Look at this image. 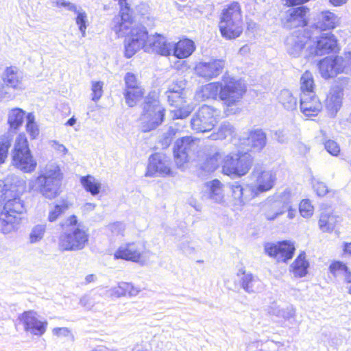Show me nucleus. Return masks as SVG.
Listing matches in <instances>:
<instances>
[{
    "instance_id": "1",
    "label": "nucleus",
    "mask_w": 351,
    "mask_h": 351,
    "mask_svg": "<svg viewBox=\"0 0 351 351\" xmlns=\"http://www.w3.org/2000/svg\"><path fill=\"white\" fill-rule=\"evenodd\" d=\"M125 1L119 0L120 14L112 19L110 27L118 37H125V56L130 58L140 49L145 50L149 36L144 26L133 23Z\"/></svg>"
},
{
    "instance_id": "2",
    "label": "nucleus",
    "mask_w": 351,
    "mask_h": 351,
    "mask_svg": "<svg viewBox=\"0 0 351 351\" xmlns=\"http://www.w3.org/2000/svg\"><path fill=\"white\" fill-rule=\"evenodd\" d=\"M62 232L59 237V247L64 251H77L84 248L88 243V230L77 217L73 215L61 223Z\"/></svg>"
},
{
    "instance_id": "3",
    "label": "nucleus",
    "mask_w": 351,
    "mask_h": 351,
    "mask_svg": "<svg viewBox=\"0 0 351 351\" xmlns=\"http://www.w3.org/2000/svg\"><path fill=\"white\" fill-rule=\"evenodd\" d=\"M62 173L58 166L51 165L40 171L37 178L31 180L29 188L40 193L47 199L58 197L61 191Z\"/></svg>"
},
{
    "instance_id": "4",
    "label": "nucleus",
    "mask_w": 351,
    "mask_h": 351,
    "mask_svg": "<svg viewBox=\"0 0 351 351\" xmlns=\"http://www.w3.org/2000/svg\"><path fill=\"white\" fill-rule=\"evenodd\" d=\"M223 37L234 39L243 32V19L241 8L238 2L228 5L221 12L219 24Z\"/></svg>"
},
{
    "instance_id": "5",
    "label": "nucleus",
    "mask_w": 351,
    "mask_h": 351,
    "mask_svg": "<svg viewBox=\"0 0 351 351\" xmlns=\"http://www.w3.org/2000/svg\"><path fill=\"white\" fill-rule=\"evenodd\" d=\"M317 66L321 76L325 80L334 78L341 73L351 75V51L324 58Z\"/></svg>"
},
{
    "instance_id": "6",
    "label": "nucleus",
    "mask_w": 351,
    "mask_h": 351,
    "mask_svg": "<svg viewBox=\"0 0 351 351\" xmlns=\"http://www.w3.org/2000/svg\"><path fill=\"white\" fill-rule=\"evenodd\" d=\"M253 164V158L247 152H237L224 155L221 162V172L232 178L245 176Z\"/></svg>"
},
{
    "instance_id": "7",
    "label": "nucleus",
    "mask_w": 351,
    "mask_h": 351,
    "mask_svg": "<svg viewBox=\"0 0 351 351\" xmlns=\"http://www.w3.org/2000/svg\"><path fill=\"white\" fill-rule=\"evenodd\" d=\"M164 108L160 105L156 94H149L145 99L143 104V114H141V130L147 132L156 128L162 123L165 113Z\"/></svg>"
},
{
    "instance_id": "8",
    "label": "nucleus",
    "mask_w": 351,
    "mask_h": 351,
    "mask_svg": "<svg viewBox=\"0 0 351 351\" xmlns=\"http://www.w3.org/2000/svg\"><path fill=\"white\" fill-rule=\"evenodd\" d=\"M12 165L25 173L33 172L37 166L26 138L20 135L15 141L12 152Z\"/></svg>"
},
{
    "instance_id": "9",
    "label": "nucleus",
    "mask_w": 351,
    "mask_h": 351,
    "mask_svg": "<svg viewBox=\"0 0 351 351\" xmlns=\"http://www.w3.org/2000/svg\"><path fill=\"white\" fill-rule=\"evenodd\" d=\"M221 86L219 99L228 106L234 105L239 101L246 90L245 86L241 80L226 75L223 76Z\"/></svg>"
},
{
    "instance_id": "10",
    "label": "nucleus",
    "mask_w": 351,
    "mask_h": 351,
    "mask_svg": "<svg viewBox=\"0 0 351 351\" xmlns=\"http://www.w3.org/2000/svg\"><path fill=\"white\" fill-rule=\"evenodd\" d=\"M311 35L306 34L304 30H297L288 36L285 42L287 53L293 58L303 56L305 58H311L307 56L308 51V42Z\"/></svg>"
},
{
    "instance_id": "11",
    "label": "nucleus",
    "mask_w": 351,
    "mask_h": 351,
    "mask_svg": "<svg viewBox=\"0 0 351 351\" xmlns=\"http://www.w3.org/2000/svg\"><path fill=\"white\" fill-rule=\"evenodd\" d=\"M252 179L255 185L252 186V198L260 193L269 191L273 188L276 181L275 173L270 170H266L264 167L256 165L252 172Z\"/></svg>"
},
{
    "instance_id": "12",
    "label": "nucleus",
    "mask_w": 351,
    "mask_h": 351,
    "mask_svg": "<svg viewBox=\"0 0 351 351\" xmlns=\"http://www.w3.org/2000/svg\"><path fill=\"white\" fill-rule=\"evenodd\" d=\"M215 110L207 105L199 108L191 120V128L197 132L210 131L216 123Z\"/></svg>"
},
{
    "instance_id": "13",
    "label": "nucleus",
    "mask_w": 351,
    "mask_h": 351,
    "mask_svg": "<svg viewBox=\"0 0 351 351\" xmlns=\"http://www.w3.org/2000/svg\"><path fill=\"white\" fill-rule=\"evenodd\" d=\"M339 50L337 39L331 33H324L317 38L313 45H308L307 56H322Z\"/></svg>"
},
{
    "instance_id": "14",
    "label": "nucleus",
    "mask_w": 351,
    "mask_h": 351,
    "mask_svg": "<svg viewBox=\"0 0 351 351\" xmlns=\"http://www.w3.org/2000/svg\"><path fill=\"white\" fill-rule=\"evenodd\" d=\"M198 143L199 141L188 136L176 141L173 153L175 162L178 167H182L189 161L190 154L197 149Z\"/></svg>"
},
{
    "instance_id": "15",
    "label": "nucleus",
    "mask_w": 351,
    "mask_h": 351,
    "mask_svg": "<svg viewBox=\"0 0 351 351\" xmlns=\"http://www.w3.org/2000/svg\"><path fill=\"white\" fill-rule=\"evenodd\" d=\"M145 245L140 242H130L121 245L114 254L115 259H123L141 263L145 254Z\"/></svg>"
},
{
    "instance_id": "16",
    "label": "nucleus",
    "mask_w": 351,
    "mask_h": 351,
    "mask_svg": "<svg viewBox=\"0 0 351 351\" xmlns=\"http://www.w3.org/2000/svg\"><path fill=\"white\" fill-rule=\"evenodd\" d=\"M264 250L269 256L278 262L286 263L293 258L295 248L291 241H283L276 243H267L264 245Z\"/></svg>"
},
{
    "instance_id": "17",
    "label": "nucleus",
    "mask_w": 351,
    "mask_h": 351,
    "mask_svg": "<svg viewBox=\"0 0 351 351\" xmlns=\"http://www.w3.org/2000/svg\"><path fill=\"white\" fill-rule=\"evenodd\" d=\"M286 10L281 19L283 26L287 29L304 27L307 25L306 14L309 9L306 6L293 7Z\"/></svg>"
},
{
    "instance_id": "18",
    "label": "nucleus",
    "mask_w": 351,
    "mask_h": 351,
    "mask_svg": "<svg viewBox=\"0 0 351 351\" xmlns=\"http://www.w3.org/2000/svg\"><path fill=\"white\" fill-rule=\"evenodd\" d=\"M19 320L23 325L26 332L36 336H42L46 331L47 322L40 321L33 311H25L19 316Z\"/></svg>"
},
{
    "instance_id": "19",
    "label": "nucleus",
    "mask_w": 351,
    "mask_h": 351,
    "mask_svg": "<svg viewBox=\"0 0 351 351\" xmlns=\"http://www.w3.org/2000/svg\"><path fill=\"white\" fill-rule=\"evenodd\" d=\"M171 160L165 154L156 153L149 159L146 176L152 177L156 173L169 175L171 173Z\"/></svg>"
},
{
    "instance_id": "20",
    "label": "nucleus",
    "mask_w": 351,
    "mask_h": 351,
    "mask_svg": "<svg viewBox=\"0 0 351 351\" xmlns=\"http://www.w3.org/2000/svg\"><path fill=\"white\" fill-rule=\"evenodd\" d=\"M225 61L221 59L212 60L209 62H200L195 67V73L207 80L217 77L224 68Z\"/></svg>"
},
{
    "instance_id": "21",
    "label": "nucleus",
    "mask_w": 351,
    "mask_h": 351,
    "mask_svg": "<svg viewBox=\"0 0 351 351\" xmlns=\"http://www.w3.org/2000/svg\"><path fill=\"white\" fill-rule=\"evenodd\" d=\"M172 43H168L166 38L161 34L150 35L145 45V51L155 52L162 56L171 54Z\"/></svg>"
},
{
    "instance_id": "22",
    "label": "nucleus",
    "mask_w": 351,
    "mask_h": 351,
    "mask_svg": "<svg viewBox=\"0 0 351 351\" xmlns=\"http://www.w3.org/2000/svg\"><path fill=\"white\" fill-rule=\"evenodd\" d=\"M343 97V88L339 84L333 85L326 99V108L329 115L334 117L341 108Z\"/></svg>"
},
{
    "instance_id": "23",
    "label": "nucleus",
    "mask_w": 351,
    "mask_h": 351,
    "mask_svg": "<svg viewBox=\"0 0 351 351\" xmlns=\"http://www.w3.org/2000/svg\"><path fill=\"white\" fill-rule=\"evenodd\" d=\"M322 105L315 93L300 94V110L306 117L316 116L322 110Z\"/></svg>"
},
{
    "instance_id": "24",
    "label": "nucleus",
    "mask_w": 351,
    "mask_h": 351,
    "mask_svg": "<svg viewBox=\"0 0 351 351\" xmlns=\"http://www.w3.org/2000/svg\"><path fill=\"white\" fill-rule=\"evenodd\" d=\"M339 23V18L329 10L322 11L315 16L314 27L322 31L335 28Z\"/></svg>"
},
{
    "instance_id": "25",
    "label": "nucleus",
    "mask_w": 351,
    "mask_h": 351,
    "mask_svg": "<svg viewBox=\"0 0 351 351\" xmlns=\"http://www.w3.org/2000/svg\"><path fill=\"white\" fill-rule=\"evenodd\" d=\"M289 194H283L274 201L269 200L267 203V210L265 213V218L268 220H274L285 213L284 204L287 201Z\"/></svg>"
},
{
    "instance_id": "26",
    "label": "nucleus",
    "mask_w": 351,
    "mask_h": 351,
    "mask_svg": "<svg viewBox=\"0 0 351 351\" xmlns=\"http://www.w3.org/2000/svg\"><path fill=\"white\" fill-rule=\"evenodd\" d=\"M23 73L15 66L7 67L2 76L3 82L6 86L15 89H22L23 84Z\"/></svg>"
},
{
    "instance_id": "27",
    "label": "nucleus",
    "mask_w": 351,
    "mask_h": 351,
    "mask_svg": "<svg viewBox=\"0 0 351 351\" xmlns=\"http://www.w3.org/2000/svg\"><path fill=\"white\" fill-rule=\"evenodd\" d=\"M339 217L334 214L331 208L322 209L319 219V228L323 232H332L337 222Z\"/></svg>"
},
{
    "instance_id": "28",
    "label": "nucleus",
    "mask_w": 351,
    "mask_h": 351,
    "mask_svg": "<svg viewBox=\"0 0 351 351\" xmlns=\"http://www.w3.org/2000/svg\"><path fill=\"white\" fill-rule=\"evenodd\" d=\"M4 206L2 210L20 217L25 211V206L24 202L14 193V190L12 189V196L7 197L4 201Z\"/></svg>"
},
{
    "instance_id": "29",
    "label": "nucleus",
    "mask_w": 351,
    "mask_h": 351,
    "mask_svg": "<svg viewBox=\"0 0 351 351\" xmlns=\"http://www.w3.org/2000/svg\"><path fill=\"white\" fill-rule=\"evenodd\" d=\"M21 220V217L2 210L0 213V232L3 234H9L16 230Z\"/></svg>"
},
{
    "instance_id": "30",
    "label": "nucleus",
    "mask_w": 351,
    "mask_h": 351,
    "mask_svg": "<svg viewBox=\"0 0 351 351\" xmlns=\"http://www.w3.org/2000/svg\"><path fill=\"white\" fill-rule=\"evenodd\" d=\"M231 190L236 205L243 206L252 199L251 186L243 187L239 182H235L231 185Z\"/></svg>"
},
{
    "instance_id": "31",
    "label": "nucleus",
    "mask_w": 351,
    "mask_h": 351,
    "mask_svg": "<svg viewBox=\"0 0 351 351\" xmlns=\"http://www.w3.org/2000/svg\"><path fill=\"white\" fill-rule=\"evenodd\" d=\"M247 144L253 152H261L267 144L266 134L261 129L252 131L247 138Z\"/></svg>"
},
{
    "instance_id": "32",
    "label": "nucleus",
    "mask_w": 351,
    "mask_h": 351,
    "mask_svg": "<svg viewBox=\"0 0 351 351\" xmlns=\"http://www.w3.org/2000/svg\"><path fill=\"white\" fill-rule=\"evenodd\" d=\"M173 55L178 58H186L191 56L195 47L193 41L190 39L181 40L177 43H172Z\"/></svg>"
},
{
    "instance_id": "33",
    "label": "nucleus",
    "mask_w": 351,
    "mask_h": 351,
    "mask_svg": "<svg viewBox=\"0 0 351 351\" xmlns=\"http://www.w3.org/2000/svg\"><path fill=\"white\" fill-rule=\"evenodd\" d=\"M25 112L19 108H14L8 111V123L10 131L16 132L22 126Z\"/></svg>"
},
{
    "instance_id": "34",
    "label": "nucleus",
    "mask_w": 351,
    "mask_h": 351,
    "mask_svg": "<svg viewBox=\"0 0 351 351\" xmlns=\"http://www.w3.org/2000/svg\"><path fill=\"white\" fill-rule=\"evenodd\" d=\"M308 266V262L306 260V254L302 252L291 264V267L294 276L302 278L307 274Z\"/></svg>"
},
{
    "instance_id": "35",
    "label": "nucleus",
    "mask_w": 351,
    "mask_h": 351,
    "mask_svg": "<svg viewBox=\"0 0 351 351\" xmlns=\"http://www.w3.org/2000/svg\"><path fill=\"white\" fill-rule=\"evenodd\" d=\"M243 277L241 280L242 288L247 293H254L258 291L261 282L251 273H243Z\"/></svg>"
},
{
    "instance_id": "36",
    "label": "nucleus",
    "mask_w": 351,
    "mask_h": 351,
    "mask_svg": "<svg viewBox=\"0 0 351 351\" xmlns=\"http://www.w3.org/2000/svg\"><path fill=\"white\" fill-rule=\"evenodd\" d=\"M80 183L92 195L95 196L99 193L101 184L94 176L90 175L81 176Z\"/></svg>"
},
{
    "instance_id": "37",
    "label": "nucleus",
    "mask_w": 351,
    "mask_h": 351,
    "mask_svg": "<svg viewBox=\"0 0 351 351\" xmlns=\"http://www.w3.org/2000/svg\"><path fill=\"white\" fill-rule=\"evenodd\" d=\"M221 183L218 180H213L206 183L208 198L215 202L219 203L223 199Z\"/></svg>"
},
{
    "instance_id": "38",
    "label": "nucleus",
    "mask_w": 351,
    "mask_h": 351,
    "mask_svg": "<svg viewBox=\"0 0 351 351\" xmlns=\"http://www.w3.org/2000/svg\"><path fill=\"white\" fill-rule=\"evenodd\" d=\"M222 80L218 82L208 83L202 87L201 94L203 99H213L219 97V91L222 86Z\"/></svg>"
},
{
    "instance_id": "39",
    "label": "nucleus",
    "mask_w": 351,
    "mask_h": 351,
    "mask_svg": "<svg viewBox=\"0 0 351 351\" xmlns=\"http://www.w3.org/2000/svg\"><path fill=\"white\" fill-rule=\"evenodd\" d=\"M315 82L312 73L306 71L300 77V90L301 93L311 95L315 93Z\"/></svg>"
},
{
    "instance_id": "40",
    "label": "nucleus",
    "mask_w": 351,
    "mask_h": 351,
    "mask_svg": "<svg viewBox=\"0 0 351 351\" xmlns=\"http://www.w3.org/2000/svg\"><path fill=\"white\" fill-rule=\"evenodd\" d=\"M278 101L287 110H293L297 107V99L289 90L284 89L280 91Z\"/></svg>"
},
{
    "instance_id": "41",
    "label": "nucleus",
    "mask_w": 351,
    "mask_h": 351,
    "mask_svg": "<svg viewBox=\"0 0 351 351\" xmlns=\"http://www.w3.org/2000/svg\"><path fill=\"white\" fill-rule=\"evenodd\" d=\"M234 132V128L232 125L228 121H223L221 123L216 133H213L210 135L212 140H223L228 136H231Z\"/></svg>"
},
{
    "instance_id": "42",
    "label": "nucleus",
    "mask_w": 351,
    "mask_h": 351,
    "mask_svg": "<svg viewBox=\"0 0 351 351\" xmlns=\"http://www.w3.org/2000/svg\"><path fill=\"white\" fill-rule=\"evenodd\" d=\"M124 97L126 104L132 107L136 105L137 101L143 95V89L142 87H136L133 89H124Z\"/></svg>"
},
{
    "instance_id": "43",
    "label": "nucleus",
    "mask_w": 351,
    "mask_h": 351,
    "mask_svg": "<svg viewBox=\"0 0 351 351\" xmlns=\"http://www.w3.org/2000/svg\"><path fill=\"white\" fill-rule=\"evenodd\" d=\"M223 156L220 152L215 153L207 158L204 165V169L207 171L213 172L218 167L221 166Z\"/></svg>"
},
{
    "instance_id": "44",
    "label": "nucleus",
    "mask_w": 351,
    "mask_h": 351,
    "mask_svg": "<svg viewBox=\"0 0 351 351\" xmlns=\"http://www.w3.org/2000/svg\"><path fill=\"white\" fill-rule=\"evenodd\" d=\"M165 95L167 101L171 106L178 107V106L186 103V93H176V91H174V93H165Z\"/></svg>"
},
{
    "instance_id": "45",
    "label": "nucleus",
    "mask_w": 351,
    "mask_h": 351,
    "mask_svg": "<svg viewBox=\"0 0 351 351\" xmlns=\"http://www.w3.org/2000/svg\"><path fill=\"white\" fill-rule=\"evenodd\" d=\"M12 137L8 134L0 140V165L5 162L8 150L12 145Z\"/></svg>"
},
{
    "instance_id": "46",
    "label": "nucleus",
    "mask_w": 351,
    "mask_h": 351,
    "mask_svg": "<svg viewBox=\"0 0 351 351\" xmlns=\"http://www.w3.org/2000/svg\"><path fill=\"white\" fill-rule=\"evenodd\" d=\"M75 14H77L75 18V23L78 25L79 30L82 34V36H85L86 30L88 26V16L86 12L80 7L79 10Z\"/></svg>"
},
{
    "instance_id": "47",
    "label": "nucleus",
    "mask_w": 351,
    "mask_h": 351,
    "mask_svg": "<svg viewBox=\"0 0 351 351\" xmlns=\"http://www.w3.org/2000/svg\"><path fill=\"white\" fill-rule=\"evenodd\" d=\"M46 231L45 224H37L34 226L29 234V241L34 243L40 241L44 237Z\"/></svg>"
},
{
    "instance_id": "48",
    "label": "nucleus",
    "mask_w": 351,
    "mask_h": 351,
    "mask_svg": "<svg viewBox=\"0 0 351 351\" xmlns=\"http://www.w3.org/2000/svg\"><path fill=\"white\" fill-rule=\"evenodd\" d=\"M68 208L69 206L66 203L55 205L53 208L49 212L47 217L48 220L50 222L56 221L58 217L64 213Z\"/></svg>"
},
{
    "instance_id": "49",
    "label": "nucleus",
    "mask_w": 351,
    "mask_h": 351,
    "mask_svg": "<svg viewBox=\"0 0 351 351\" xmlns=\"http://www.w3.org/2000/svg\"><path fill=\"white\" fill-rule=\"evenodd\" d=\"M175 108L176 109L172 110L173 119H185L193 111V107L186 103Z\"/></svg>"
},
{
    "instance_id": "50",
    "label": "nucleus",
    "mask_w": 351,
    "mask_h": 351,
    "mask_svg": "<svg viewBox=\"0 0 351 351\" xmlns=\"http://www.w3.org/2000/svg\"><path fill=\"white\" fill-rule=\"evenodd\" d=\"M26 130L32 138H35L39 134V130L34 121V116L32 113L27 115Z\"/></svg>"
},
{
    "instance_id": "51",
    "label": "nucleus",
    "mask_w": 351,
    "mask_h": 351,
    "mask_svg": "<svg viewBox=\"0 0 351 351\" xmlns=\"http://www.w3.org/2000/svg\"><path fill=\"white\" fill-rule=\"evenodd\" d=\"M51 5L58 8H64L66 10L73 13L79 10L76 4L66 0H51Z\"/></svg>"
},
{
    "instance_id": "52",
    "label": "nucleus",
    "mask_w": 351,
    "mask_h": 351,
    "mask_svg": "<svg viewBox=\"0 0 351 351\" xmlns=\"http://www.w3.org/2000/svg\"><path fill=\"white\" fill-rule=\"evenodd\" d=\"M125 89H133L136 87H141L137 76L132 73L128 72L124 76Z\"/></svg>"
},
{
    "instance_id": "53",
    "label": "nucleus",
    "mask_w": 351,
    "mask_h": 351,
    "mask_svg": "<svg viewBox=\"0 0 351 351\" xmlns=\"http://www.w3.org/2000/svg\"><path fill=\"white\" fill-rule=\"evenodd\" d=\"M119 288L124 292V295H129L130 297H134L137 295L141 289L138 287L134 286L132 283L126 282H120Z\"/></svg>"
},
{
    "instance_id": "54",
    "label": "nucleus",
    "mask_w": 351,
    "mask_h": 351,
    "mask_svg": "<svg viewBox=\"0 0 351 351\" xmlns=\"http://www.w3.org/2000/svg\"><path fill=\"white\" fill-rule=\"evenodd\" d=\"M300 215L305 218H308L313 213V206L308 199H303L299 206Z\"/></svg>"
},
{
    "instance_id": "55",
    "label": "nucleus",
    "mask_w": 351,
    "mask_h": 351,
    "mask_svg": "<svg viewBox=\"0 0 351 351\" xmlns=\"http://www.w3.org/2000/svg\"><path fill=\"white\" fill-rule=\"evenodd\" d=\"M186 82L184 80H179L173 82L169 85L167 90L165 91L167 93H186L185 90Z\"/></svg>"
},
{
    "instance_id": "56",
    "label": "nucleus",
    "mask_w": 351,
    "mask_h": 351,
    "mask_svg": "<svg viewBox=\"0 0 351 351\" xmlns=\"http://www.w3.org/2000/svg\"><path fill=\"white\" fill-rule=\"evenodd\" d=\"M97 294H88L82 296L80 300V304L87 309H91L96 303Z\"/></svg>"
},
{
    "instance_id": "57",
    "label": "nucleus",
    "mask_w": 351,
    "mask_h": 351,
    "mask_svg": "<svg viewBox=\"0 0 351 351\" xmlns=\"http://www.w3.org/2000/svg\"><path fill=\"white\" fill-rule=\"evenodd\" d=\"M107 228L113 235H123L125 226L120 221L114 222L108 225Z\"/></svg>"
},
{
    "instance_id": "58",
    "label": "nucleus",
    "mask_w": 351,
    "mask_h": 351,
    "mask_svg": "<svg viewBox=\"0 0 351 351\" xmlns=\"http://www.w3.org/2000/svg\"><path fill=\"white\" fill-rule=\"evenodd\" d=\"M10 196H12V189L4 181L0 180V205Z\"/></svg>"
},
{
    "instance_id": "59",
    "label": "nucleus",
    "mask_w": 351,
    "mask_h": 351,
    "mask_svg": "<svg viewBox=\"0 0 351 351\" xmlns=\"http://www.w3.org/2000/svg\"><path fill=\"white\" fill-rule=\"evenodd\" d=\"M313 187L317 195L319 197H324L330 192L326 184L318 180H315L313 182Z\"/></svg>"
},
{
    "instance_id": "60",
    "label": "nucleus",
    "mask_w": 351,
    "mask_h": 351,
    "mask_svg": "<svg viewBox=\"0 0 351 351\" xmlns=\"http://www.w3.org/2000/svg\"><path fill=\"white\" fill-rule=\"evenodd\" d=\"M103 83L101 82H95L92 84V100L98 101L103 93Z\"/></svg>"
},
{
    "instance_id": "61",
    "label": "nucleus",
    "mask_w": 351,
    "mask_h": 351,
    "mask_svg": "<svg viewBox=\"0 0 351 351\" xmlns=\"http://www.w3.org/2000/svg\"><path fill=\"white\" fill-rule=\"evenodd\" d=\"M324 146L326 151L332 156H337L340 152V147L335 141L328 140L326 141Z\"/></svg>"
},
{
    "instance_id": "62",
    "label": "nucleus",
    "mask_w": 351,
    "mask_h": 351,
    "mask_svg": "<svg viewBox=\"0 0 351 351\" xmlns=\"http://www.w3.org/2000/svg\"><path fill=\"white\" fill-rule=\"evenodd\" d=\"M347 268L348 267L340 261L334 262L330 265V271L334 276H337L339 272L347 271Z\"/></svg>"
},
{
    "instance_id": "63",
    "label": "nucleus",
    "mask_w": 351,
    "mask_h": 351,
    "mask_svg": "<svg viewBox=\"0 0 351 351\" xmlns=\"http://www.w3.org/2000/svg\"><path fill=\"white\" fill-rule=\"evenodd\" d=\"M295 315V309L293 306H288L286 308H282L281 311L280 317L285 320H289L293 318Z\"/></svg>"
},
{
    "instance_id": "64",
    "label": "nucleus",
    "mask_w": 351,
    "mask_h": 351,
    "mask_svg": "<svg viewBox=\"0 0 351 351\" xmlns=\"http://www.w3.org/2000/svg\"><path fill=\"white\" fill-rule=\"evenodd\" d=\"M285 204H284L285 213L286 211H287L288 212V215H287L288 218L290 219H293L297 214V210H296V208H293L292 202H291V197H290L289 195L287 201Z\"/></svg>"
}]
</instances>
